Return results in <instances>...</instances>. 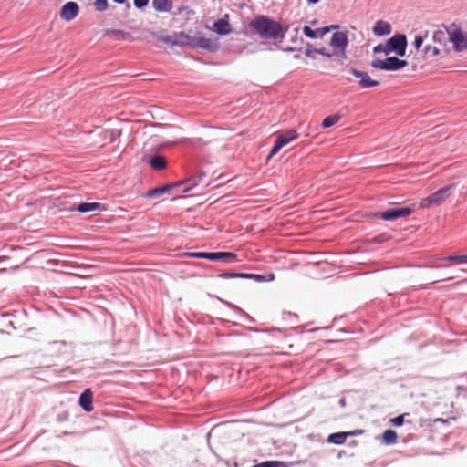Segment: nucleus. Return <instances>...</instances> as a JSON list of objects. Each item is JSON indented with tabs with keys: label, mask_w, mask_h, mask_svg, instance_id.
Returning a JSON list of instances; mask_svg holds the SVG:
<instances>
[{
	"label": "nucleus",
	"mask_w": 467,
	"mask_h": 467,
	"mask_svg": "<svg viewBox=\"0 0 467 467\" xmlns=\"http://www.w3.org/2000/svg\"><path fill=\"white\" fill-rule=\"evenodd\" d=\"M251 26L262 38L265 39H276L282 33V26L279 23L265 16L252 21Z\"/></svg>",
	"instance_id": "f257e3e1"
},
{
	"label": "nucleus",
	"mask_w": 467,
	"mask_h": 467,
	"mask_svg": "<svg viewBox=\"0 0 467 467\" xmlns=\"http://www.w3.org/2000/svg\"><path fill=\"white\" fill-rule=\"evenodd\" d=\"M408 65V62L396 57H389L385 59L376 58L372 60V67L385 71H397Z\"/></svg>",
	"instance_id": "f03ea898"
},
{
	"label": "nucleus",
	"mask_w": 467,
	"mask_h": 467,
	"mask_svg": "<svg viewBox=\"0 0 467 467\" xmlns=\"http://www.w3.org/2000/svg\"><path fill=\"white\" fill-rule=\"evenodd\" d=\"M186 255L192 258L208 259L211 261L224 260L234 262L236 260V254L232 252H192L187 253Z\"/></svg>",
	"instance_id": "7ed1b4c3"
},
{
	"label": "nucleus",
	"mask_w": 467,
	"mask_h": 467,
	"mask_svg": "<svg viewBox=\"0 0 467 467\" xmlns=\"http://www.w3.org/2000/svg\"><path fill=\"white\" fill-rule=\"evenodd\" d=\"M452 188L453 185L451 184L439 189L430 196L423 198L420 202V207L429 208L431 205L441 204L448 198Z\"/></svg>",
	"instance_id": "20e7f679"
},
{
	"label": "nucleus",
	"mask_w": 467,
	"mask_h": 467,
	"mask_svg": "<svg viewBox=\"0 0 467 467\" xmlns=\"http://www.w3.org/2000/svg\"><path fill=\"white\" fill-rule=\"evenodd\" d=\"M348 45V38L346 32H335L330 40V46L333 47V55L341 58H346V48Z\"/></svg>",
	"instance_id": "39448f33"
},
{
	"label": "nucleus",
	"mask_w": 467,
	"mask_h": 467,
	"mask_svg": "<svg viewBox=\"0 0 467 467\" xmlns=\"http://www.w3.org/2000/svg\"><path fill=\"white\" fill-rule=\"evenodd\" d=\"M407 38L405 35L397 34L394 35L387 41V50L394 52L397 55L402 57L406 53Z\"/></svg>",
	"instance_id": "423d86ee"
},
{
	"label": "nucleus",
	"mask_w": 467,
	"mask_h": 467,
	"mask_svg": "<svg viewBox=\"0 0 467 467\" xmlns=\"http://www.w3.org/2000/svg\"><path fill=\"white\" fill-rule=\"evenodd\" d=\"M297 138L296 130H288L276 137L275 142L269 153V157L275 155L284 146Z\"/></svg>",
	"instance_id": "0eeeda50"
},
{
	"label": "nucleus",
	"mask_w": 467,
	"mask_h": 467,
	"mask_svg": "<svg viewBox=\"0 0 467 467\" xmlns=\"http://www.w3.org/2000/svg\"><path fill=\"white\" fill-rule=\"evenodd\" d=\"M413 212L412 207H393L382 212L379 215L384 221H394L398 218L407 217Z\"/></svg>",
	"instance_id": "6e6552de"
},
{
	"label": "nucleus",
	"mask_w": 467,
	"mask_h": 467,
	"mask_svg": "<svg viewBox=\"0 0 467 467\" xmlns=\"http://www.w3.org/2000/svg\"><path fill=\"white\" fill-rule=\"evenodd\" d=\"M449 40L453 44L456 51L467 49V33L462 32L460 28H455L448 32Z\"/></svg>",
	"instance_id": "1a4fd4ad"
},
{
	"label": "nucleus",
	"mask_w": 467,
	"mask_h": 467,
	"mask_svg": "<svg viewBox=\"0 0 467 467\" xmlns=\"http://www.w3.org/2000/svg\"><path fill=\"white\" fill-rule=\"evenodd\" d=\"M348 72L358 79V85L362 88H371L379 85L378 80L372 79L365 71L351 67L348 69Z\"/></svg>",
	"instance_id": "9d476101"
},
{
	"label": "nucleus",
	"mask_w": 467,
	"mask_h": 467,
	"mask_svg": "<svg viewBox=\"0 0 467 467\" xmlns=\"http://www.w3.org/2000/svg\"><path fill=\"white\" fill-rule=\"evenodd\" d=\"M79 6L76 2L70 1L63 5L60 9V17L65 21H71L78 16Z\"/></svg>",
	"instance_id": "9b49d317"
},
{
	"label": "nucleus",
	"mask_w": 467,
	"mask_h": 467,
	"mask_svg": "<svg viewBox=\"0 0 467 467\" xmlns=\"http://www.w3.org/2000/svg\"><path fill=\"white\" fill-rule=\"evenodd\" d=\"M93 393L90 389H85L79 397V405L86 412L93 410Z\"/></svg>",
	"instance_id": "f8f14e48"
},
{
	"label": "nucleus",
	"mask_w": 467,
	"mask_h": 467,
	"mask_svg": "<svg viewBox=\"0 0 467 467\" xmlns=\"http://www.w3.org/2000/svg\"><path fill=\"white\" fill-rule=\"evenodd\" d=\"M227 18L228 15H226L224 18H220L213 23V29L220 36H226L232 32Z\"/></svg>",
	"instance_id": "ddd939ff"
},
{
	"label": "nucleus",
	"mask_w": 467,
	"mask_h": 467,
	"mask_svg": "<svg viewBox=\"0 0 467 467\" xmlns=\"http://www.w3.org/2000/svg\"><path fill=\"white\" fill-rule=\"evenodd\" d=\"M357 433H361V431H354L351 432H336L332 433L328 436L327 441L334 444H343L346 441V438L350 435H355Z\"/></svg>",
	"instance_id": "4468645a"
},
{
	"label": "nucleus",
	"mask_w": 467,
	"mask_h": 467,
	"mask_svg": "<svg viewBox=\"0 0 467 467\" xmlns=\"http://www.w3.org/2000/svg\"><path fill=\"white\" fill-rule=\"evenodd\" d=\"M373 33L378 36L389 35L391 33V26L386 21L379 20L373 26Z\"/></svg>",
	"instance_id": "2eb2a0df"
},
{
	"label": "nucleus",
	"mask_w": 467,
	"mask_h": 467,
	"mask_svg": "<svg viewBox=\"0 0 467 467\" xmlns=\"http://www.w3.org/2000/svg\"><path fill=\"white\" fill-rule=\"evenodd\" d=\"M219 277L229 279V278H255L256 280H263V277L258 275L254 274H244V273H232V272H223L218 275Z\"/></svg>",
	"instance_id": "dca6fc26"
},
{
	"label": "nucleus",
	"mask_w": 467,
	"mask_h": 467,
	"mask_svg": "<svg viewBox=\"0 0 467 467\" xmlns=\"http://www.w3.org/2000/svg\"><path fill=\"white\" fill-rule=\"evenodd\" d=\"M304 35L309 38H322L326 34L329 33L328 28L321 27L316 30L311 29L309 26H306L303 28Z\"/></svg>",
	"instance_id": "f3484780"
},
{
	"label": "nucleus",
	"mask_w": 467,
	"mask_h": 467,
	"mask_svg": "<svg viewBox=\"0 0 467 467\" xmlns=\"http://www.w3.org/2000/svg\"><path fill=\"white\" fill-rule=\"evenodd\" d=\"M152 6L158 12H170L172 9V1L152 0Z\"/></svg>",
	"instance_id": "a211bd4d"
},
{
	"label": "nucleus",
	"mask_w": 467,
	"mask_h": 467,
	"mask_svg": "<svg viewBox=\"0 0 467 467\" xmlns=\"http://www.w3.org/2000/svg\"><path fill=\"white\" fill-rule=\"evenodd\" d=\"M212 41L211 39H208L206 37H203V36H200V37H192V46L191 47H201V48H204V49H207V50H211L212 49Z\"/></svg>",
	"instance_id": "6ab92c4d"
},
{
	"label": "nucleus",
	"mask_w": 467,
	"mask_h": 467,
	"mask_svg": "<svg viewBox=\"0 0 467 467\" xmlns=\"http://www.w3.org/2000/svg\"><path fill=\"white\" fill-rule=\"evenodd\" d=\"M175 46L178 47H190L192 46V37L186 35L184 32H179L174 34Z\"/></svg>",
	"instance_id": "aec40b11"
},
{
	"label": "nucleus",
	"mask_w": 467,
	"mask_h": 467,
	"mask_svg": "<svg viewBox=\"0 0 467 467\" xmlns=\"http://www.w3.org/2000/svg\"><path fill=\"white\" fill-rule=\"evenodd\" d=\"M183 183H180V184H166V185H163L161 187H157L153 190H150L149 192H148V196L149 197H156V196H160L165 192H168L171 188L173 187H177V186H182Z\"/></svg>",
	"instance_id": "412c9836"
},
{
	"label": "nucleus",
	"mask_w": 467,
	"mask_h": 467,
	"mask_svg": "<svg viewBox=\"0 0 467 467\" xmlns=\"http://www.w3.org/2000/svg\"><path fill=\"white\" fill-rule=\"evenodd\" d=\"M150 164L154 170H162L166 167V160L161 155H154L150 159Z\"/></svg>",
	"instance_id": "4be33fe9"
},
{
	"label": "nucleus",
	"mask_w": 467,
	"mask_h": 467,
	"mask_svg": "<svg viewBox=\"0 0 467 467\" xmlns=\"http://www.w3.org/2000/svg\"><path fill=\"white\" fill-rule=\"evenodd\" d=\"M100 204L99 202H82L78 206L77 211L88 213L97 210Z\"/></svg>",
	"instance_id": "5701e85b"
},
{
	"label": "nucleus",
	"mask_w": 467,
	"mask_h": 467,
	"mask_svg": "<svg viewBox=\"0 0 467 467\" xmlns=\"http://www.w3.org/2000/svg\"><path fill=\"white\" fill-rule=\"evenodd\" d=\"M397 433L393 430H386L382 434L383 442L386 444H393L397 441Z\"/></svg>",
	"instance_id": "b1692460"
},
{
	"label": "nucleus",
	"mask_w": 467,
	"mask_h": 467,
	"mask_svg": "<svg viewBox=\"0 0 467 467\" xmlns=\"http://www.w3.org/2000/svg\"><path fill=\"white\" fill-rule=\"evenodd\" d=\"M340 118L341 117L338 114L327 116L323 119L322 127L325 129L329 128V127L333 126L334 124H336L340 119Z\"/></svg>",
	"instance_id": "393cba45"
},
{
	"label": "nucleus",
	"mask_w": 467,
	"mask_h": 467,
	"mask_svg": "<svg viewBox=\"0 0 467 467\" xmlns=\"http://www.w3.org/2000/svg\"><path fill=\"white\" fill-rule=\"evenodd\" d=\"M111 34L117 38V39H122V40H132V36L126 31L116 29L112 30Z\"/></svg>",
	"instance_id": "a878e982"
},
{
	"label": "nucleus",
	"mask_w": 467,
	"mask_h": 467,
	"mask_svg": "<svg viewBox=\"0 0 467 467\" xmlns=\"http://www.w3.org/2000/svg\"><path fill=\"white\" fill-rule=\"evenodd\" d=\"M441 260L454 262L456 264H466L467 263V254L462 255H449L447 257L442 258Z\"/></svg>",
	"instance_id": "bb28decb"
},
{
	"label": "nucleus",
	"mask_w": 467,
	"mask_h": 467,
	"mask_svg": "<svg viewBox=\"0 0 467 467\" xmlns=\"http://www.w3.org/2000/svg\"><path fill=\"white\" fill-rule=\"evenodd\" d=\"M157 38L161 42H163V43L168 44L170 46L175 47L174 34L173 35H167V36H158Z\"/></svg>",
	"instance_id": "cd10ccee"
},
{
	"label": "nucleus",
	"mask_w": 467,
	"mask_h": 467,
	"mask_svg": "<svg viewBox=\"0 0 467 467\" xmlns=\"http://www.w3.org/2000/svg\"><path fill=\"white\" fill-rule=\"evenodd\" d=\"M94 6L97 11H105L108 7V0H96Z\"/></svg>",
	"instance_id": "c85d7f7f"
},
{
	"label": "nucleus",
	"mask_w": 467,
	"mask_h": 467,
	"mask_svg": "<svg viewBox=\"0 0 467 467\" xmlns=\"http://www.w3.org/2000/svg\"><path fill=\"white\" fill-rule=\"evenodd\" d=\"M185 183L187 184V186L182 190V192H188L197 185L196 179L194 178L189 179Z\"/></svg>",
	"instance_id": "c756f323"
},
{
	"label": "nucleus",
	"mask_w": 467,
	"mask_h": 467,
	"mask_svg": "<svg viewBox=\"0 0 467 467\" xmlns=\"http://www.w3.org/2000/svg\"><path fill=\"white\" fill-rule=\"evenodd\" d=\"M424 52L426 55H432V56H437L440 54V49L436 47H431V46H426L424 47Z\"/></svg>",
	"instance_id": "7c9ffc66"
},
{
	"label": "nucleus",
	"mask_w": 467,
	"mask_h": 467,
	"mask_svg": "<svg viewBox=\"0 0 467 467\" xmlns=\"http://www.w3.org/2000/svg\"><path fill=\"white\" fill-rule=\"evenodd\" d=\"M268 467H289L288 464L281 461H267Z\"/></svg>",
	"instance_id": "2f4dec72"
},
{
	"label": "nucleus",
	"mask_w": 467,
	"mask_h": 467,
	"mask_svg": "<svg viewBox=\"0 0 467 467\" xmlns=\"http://www.w3.org/2000/svg\"><path fill=\"white\" fill-rule=\"evenodd\" d=\"M390 422L393 426H401L404 422V415H400L390 420Z\"/></svg>",
	"instance_id": "473e14b6"
},
{
	"label": "nucleus",
	"mask_w": 467,
	"mask_h": 467,
	"mask_svg": "<svg viewBox=\"0 0 467 467\" xmlns=\"http://www.w3.org/2000/svg\"><path fill=\"white\" fill-rule=\"evenodd\" d=\"M373 52L374 53H380V52H384L386 54H389V52L387 50V44L385 46L379 44V45H377L376 47H374L373 48Z\"/></svg>",
	"instance_id": "72a5a7b5"
},
{
	"label": "nucleus",
	"mask_w": 467,
	"mask_h": 467,
	"mask_svg": "<svg viewBox=\"0 0 467 467\" xmlns=\"http://www.w3.org/2000/svg\"><path fill=\"white\" fill-rule=\"evenodd\" d=\"M422 43H423V37L420 35L416 36L413 45L417 50L422 46Z\"/></svg>",
	"instance_id": "f704fd0d"
},
{
	"label": "nucleus",
	"mask_w": 467,
	"mask_h": 467,
	"mask_svg": "<svg viewBox=\"0 0 467 467\" xmlns=\"http://www.w3.org/2000/svg\"><path fill=\"white\" fill-rule=\"evenodd\" d=\"M150 0H134V5L137 8H143L145 7Z\"/></svg>",
	"instance_id": "c9c22d12"
},
{
	"label": "nucleus",
	"mask_w": 467,
	"mask_h": 467,
	"mask_svg": "<svg viewBox=\"0 0 467 467\" xmlns=\"http://www.w3.org/2000/svg\"><path fill=\"white\" fill-rule=\"evenodd\" d=\"M315 52H317L324 57H331L332 56H334L333 53L327 52L325 48L315 49Z\"/></svg>",
	"instance_id": "e433bc0d"
},
{
	"label": "nucleus",
	"mask_w": 467,
	"mask_h": 467,
	"mask_svg": "<svg viewBox=\"0 0 467 467\" xmlns=\"http://www.w3.org/2000/svg\"><path fill=\"white\" fill-rule=\"evenodd\" d=\"M268 464L269 463H267V461H265V462H263L261 463L254 465V467H268Z\"/></svg>",
	"instance_id": "4c0bfd02"
},
{
	"label": "nucleus",
	"mask_w": 467,
	"mask_h": 467,
	"mask_svg": "<svg viewBox=\"0 0 467 467\" xmlns=\"http://www.w3.org/2000/svg\"><path fill=\"white\" fill-rule=\"evenodd\" d=\"M339 26L337 25H331V26H325V28H328L329 29V32L334 30V29H337Z\"/></svg>",
	"instance_id": "58836bf2"
},
{
	"label": "nucleus",
	"mask_w": 467,
	"mask_h": 467,
	"mask_svg": "<svg viewBox=\"0 0 467 467\" xmlns=\"http://www.w3.org/2000/svg\"><path fill=\"white\" fill-rule=\"evenodd\" d=\"M309 5H316L319 2V0H306Z\"/></svg>",
	"instance_id": "ea45409f"
},
{
	"label": "nucleus",
	"mask_w": 467,
	"mask_h": 467,
	"mask_svg": "<svg viewBox=\"0 0 467 467\" xmlns=\"http://www.w3.org/2000/svg\"><path fill=\"white\" fill-rule=\"evenodd\" d=\"M311 53H312V50H311V49H306V57H310V56H311Z\"/></svg>",
	"instance_id": "a19ab883"
},
{
	"label": "nucleus",
	"mask_w": 467,
	"mask_h": 467,
	"mask_svg": "<svg viewBox=\"0 0 467 467\" xmlns=\"http://www.w3.org/2000/svg\"><path fill=\"white\" fill-rule=\"evenodd\" d=\"M114 2L118 3V4H123L125 3L127 0H113Z\"/></svg>",
	"instance_id": "79ce46f5"
},
{
	"label": "nucleus",
	"mask_w": 467,
	"mask_h": 467,
	"mask_svg": "<svg viewBox=\"0 0 467 467\" xmlns=\"http://www.w3.org/2000/svg\"><path fill=\"white\" fill-rule=\"evenodd\" d=\"M274 279H275V275H274V274L269 275V278H268V280L272 281V280H274Z\"/></svg>",
	"instance_id": "37998d69"
},
{
	"label": "nucleus",
	"mask_w": 467,
	"mask_h": 467,
	"mask_svg": "<svg viewBox=\"0 0 467 467\" xmlns=\"http://www.w3.org/2000/svg\"><path fill=\"white\" fill-rule=\"evenodd\" d=\"M286 50H287V51H292V50H293V48H292V47H288Z\"/></svg>",
	"instance_id": "c03bdc74"
}]
</instances>
